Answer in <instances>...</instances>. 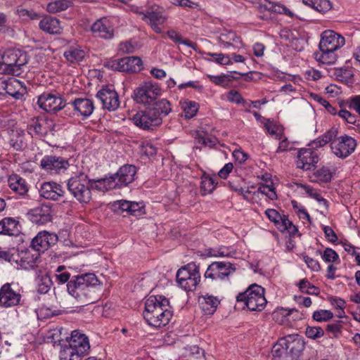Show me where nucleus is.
<instances>
[{
  "label": "nucleus",
  "instance_id": "1",
  "mask_svg": "<svg viewBox=\"0 0 360 360\" xmlns=\"http://www.w3.org/2000/svg\"><path fill=\"white\" fill-rule=\"evenodd\" d=\"M162 94L158 84L152 81L141 83L134 90L132 98L146 106L145 110L138 112L133 117L134 123L143 129H153L160 125L163 117L168 115L172 108L167 99L157 100Z\"/></svg>",
  "mask_w": 360,
  "mask_h": 360
},
{
  "label": "nucleus",
  "instance_id": "2",
  "mask_svg": "<svg viewBox=\"0 0 360 360\" xmlns=\"http://www.w3.org/2000/svg\"><path fill=\"white\" fill-rule=\"evenodd\" d=\"M169 308V300L167 298L162 296H150L146 301L143 317L151 326H165L172 317V312Z\"/></svg>",
  "mask_w": 360,
  "mask_h": 360
},
{
  "label": "nucleus",
  "instance_id": "3",
  "mask_svg": "<svg viewBox=\"0 0 360 360\" xmlns=\"http://www.w3.org/2000/svg\"><path fill=\"white\" fill-rule=\"evenodd\" d=\"M305 342L298 334L280 338L274 345L271 352L275 360H300Z\"/></svg>",
  "mask_w": 360,
  "mask_h": 360
},
{
  "label": "nucleus",
  "instance_id": "4",
  "mask_svg": "<svg viewBox=\"0 0 360 360\" xmlns=\"http://www.w3.org/2000/svg\"><path fill=\"white\" fill-rule=\"evenodd\" d=\"M98 283V280L94 274H85L74 276L67 284V290L82 305L92 303L91 288Z\"/></svg>",
  "mask_w": 360,
  "mask_h": 360
},
{
  "label": "nucleus",
  "instance_id": "5",
  "mask_svg": "<svg viewBox=\"0 0 360 360\" xmlns=\"http://www.w3.org/2000/svg\"><path fill=\"white\" fill-rule=\"evenodd\" d=\"M68 190L82 204H88L91 198L92 184L88 176L80 172L71 176L67 184Z\"/></svg>",
  "mask_w": 360,
  "mask_h": 360
},
{
  "label": "nucleus",
  "instance_id": "6",
  "mask_svg": "<svg viewBox=\"0 0 360 360\" xmlns=\"http://www.w3.org/2000/svg\"><path fill=\"white\" fill-rule=\"evenodd\" d=\"M237 302H243L250 311H262L266 304L264 297V288L252 284L245 292L239 293L236 297Z\"/></svg>",
  "mask_w": 360,
  "mask_h": 360
},
{
  "label": "nucleus",
  "instance_id": "7",
  "mask_svg": "<svg viewBox=\"0 0 360 360\" xmlns=\"http://www.w3.org/2000/svg\"><path fill=\"white\" fill-rule=\"evenodd\" d=\"M136 174V167L132 165H125L121 167L116 174L98 180V182L103 184L106 189L120 188L127 186L134 180Z\"/></svg>",
  "mask_w": 360,
  "mask_h": 360
},
{
  "label": "nucleus",
  "instance_id": "8",
  "mask_svg": "<svg viewBox=\"0 0 360 360\" xmlns=\"http://www.w3.org/2000/svg\"><path fill=\"white\" fill-rule=\"evenodd\" d=\"M199 267L195 263H189L180 268L176 273V281L186 291H193L200 282Z\"/></svg>",
  "mask_w": 360,
  "mask_h": 360
},
{
  "label": "nucleus",
  "instance_id": "9",
  "mask_svg": "<svg viewBox=\"0 0 360 360\" xmlns=\"http://www.w3.org/2000/svg\"><path fill=\"white\" fill-rule=\"evenodd\" d=\"M3 63L8 69V75L19 76L22 68L27 63V55L20 50H7L1 56Z\"/></svg>",
  "mask_w": 360,
  "mask_h": 360
},
{
  "label": "nucleus",
  "instance_id": "10",
  "mask_svg": "<svg viewBox=\"0 0 360 360\" xmlns=\"http://www.w3.org/2000/svg\"><path fill=\"white\" fill-rule=\"evenodd\" d=\"M236 270V265L230 262L224 260L213 262L208 266L205 277L212 281L224 280L233 274Z\"/></svg>",
  "mask_w": 360,
  "mask_h": 360
},
{
  "label": "nucleus",
  "instance_id": "11",
  "mask_svg": "<svg viewBox=\"0 0 360 360\" xmlns=\"http://www.w3.org/2000/svg\"><path fill=\"white\" fill-rule=\"evenodd\" d=\"M356 147V140L348 135L335 137L330 143L333 153L340 158H346L350 155L354 151Z\"/></svg>",
  "mask_w": 360,
  "mask_h": 360
},
{
  "label": "nucleus",
  "instance_id": "12",
  "mask_svg": "<svg viewBox=\"0 0 360 360\" xmlns=\"http://www.w3.org/2000/svg\"><path fill=\"white\" fill-rule=\"evenodd\" d=\"M141 15V19L148 23L156 33H161L162 29L159 25L163 24L167 19L164 15L163 9L159 6L154 4L146 10V11L137 12Z\"/></svg>",
  "mask_w": 360,
  "mask_h": 360
},
{
  "label": "nucleus",
  "instance_id": "13",
  "mask_svg": "<svg viewBox=\"0 0 360 360\" xmlns=\"http://www.w3.org/2000/svg\"><path fill=\"white\" fill-rule=\"evenodd\" d=\"M39 107L46 112H56L65 108L68 104L59 94L44 92L38 97Z\"/></svg>",
  "mask_w": 360,
  "mask_h": 360
},
{
  "label": "nucleus",
  "instance_id": "14",
  "mask_svg": "<svg viewBox=\"0 0 360 360\" xmlns=\"http://www.w3.org/2000/svg\"><path fill=\"white\" fill-rule=\"evenodd\" d=\"M345 44V38L335 32L328 30L321 34L319 49L337 51Z\"/></svg>",
  "mask_w": 360,
  "mask_h": 360
},
{
  "label": "nucleus",
  "instance_id": "15",
  "mask_svg": "<svg viewBox=\"0 0 360 360\" xmlns=\"http://www.w3.org/2000/svg\"><path fill=\"white\" fill-rule=\"evenodd\" d=\"M68 344L82 359L89 353L90 344L89 339L87 336L78 330L72 332Z\"/></svg>",
  "mask_w": 360,
  "mask_h": 360
},
{
  "label": "nucleus",
  "instance_id": "16",
  "mask_svg": "<svg viewBox=\"0 0 360 360\" xmlns=\"http://www.w3.org/2000/svg\"><path fill=\"white\" fill-rule=\"evenodd\" d=\"M116 212L120 211L122 214L126 212L129 215L141 216L145 213V205L143 202H132L127 200H117L112 205Z\"/></svg>",
  "mask_w": 360,
  "mask_h": 360
},
{
  "label": "nucleus",
  "instance_id": "17",
  "mask_svg": "<svg viewBox=\"0 0 360 360\" xmlns=\"http://www.w3.org/2000/svg\"><path fill=\"white\" fill-rule=\"evenodd\" d=\"M58 241V236L44 231L39 232L32 240L31 247L36 251L44 252Z\"/></svg>",
  "mask_w": 360,
  "mask_h": 360
},
{
  "label": "nucleus",
  "instance_id": "18",
  "mask_svg": "<svg viewBox=\"0 0 360 360\" xmlns=\"http://www.w3.org/2000/svg\"><path fill=\"white\" fill-rule=\"evenodd\" d=\"M96 97L101 101L103 107L109 111H114L120 106L118 94L109 88H103L98 91Z\"/></svg>",
  "mask_w": 360,
  "mask_h": 360
},
{
  "label": "nucleus",
  "instance_id": "19",
  "mask_svg": "<svg viewBox=\"0 0 360 360\" xmlns=\"http://www.w3.org/2000/svg\"><path fill=\"white\" fill-rule=\"evenodd\" d=\"M21 295L11 288V284L7 283L0 288V306L11 307L19 304Z\"/></svg>",
  "mask_w": 360,
  "mask_h": 360
},
{
  "label": "nucleus",
  "instance_id": "20",
  "mask_svg": "<svg viewBox=\"0 0 360 360\" xmlns=\"http://www.w3.org/2000/svg\"><path fill=\"white\" fill-rule=\"evenodd\" d=\"M40 166L46 171L58 173L61 170L66 169L69 163L68 160L61 157L46 155L41 160Z\"/></svg>",
  "mask_w": 360,
  "mask_h": 360
},
{
  "label": "nucleus",
  "instance_id": "21",
  "mask_svg": "<svg viewBox=\"0 0 360 360\" xmlns=\"http://www.w3.org/2000/svg\"><path fill=\"white\" fill-rule=\"evenodd\" d=\"M51 207L42 205L30 210L29 217L30 221L37 225H44L52 219Z\"/></svg>",
  "mask_w": 360,
  "mask_h": 360
},
{
  "label": "nucleus",
  "instance_id": "22",
  "mask_svg": "<svg viewBox=\"0 0 360 360\" xmlns=\"http://www.w3.org/2000/svg\"><path fill=\"white\" fill-rule=\"evenodd\" d=\"M297 166L304 170H309L319 161L318 155L311 148H302L297 155Z\"/></svg>",
  "mask_w": 360,
  "mask_h": 360
},
{
  "label": "nucleus",
  "instance_id": "23",
  "mask_svg": "<svg viewBox=\"0 0 360 360\" xmlns=\"http://www.w3.org/2000/svg\"><path fill=\"white\" fill-rule=\"evenodd\" d=\"M91 32L95 37L110 39L114 36V29L110 22L105 18L96 20L91 25Z\"/></svg>",
  "mask_w": 360,
  "mask_h": 360
},
{
  "label": "nucleus",
  "instance_id": "24",
  "mask_svg": "<svg viewBox=\"0 0 360 360\" xmlns=\"http://www.w3.org/2000/svg\"><path fill=\"white\" fill-rule=\"evenodd\" d=\"M40 195L46 199L58 200L64 195L62 186L54 182H44L39 190Z\"/></svg>",
  "mask_w": 360,
  "mask_h": 360
},
{
  "label": "nucleus",
  "instance_id": "25",
  "mask_svg": "<svg viewBox=\"0 0 360 360\" xmlns=\"http://www.w3.org/2000/svg\"><path fill=\"white\" fill-rule=\"evenodd\" d=\"M218 40L224 46V49L229 51L239 49L242 43L240 37L234 32L229 30H224L218 37Z\"/></svg>",
  "mask_w": 360,
  "mask_h": 360
},
{
  "label": "nucleus",
  "instance_id": "26",
  "mask_svg": "<svg viewBox=\"0 0 360 360\" xmlns=\"http://www.w3.org/2000/svg\"><path fill=\"white\" fill-rule=\"evenodd\" d=\"M78 112L82 116H90L94 110L93 101L89 98H76L72 102L68 103Z\"/></svg>",
  "mask_w": 360,
  "mask_h": 360
},
{
  "label": "nucleus",
  "instance_id": "27",
  "mask_svg": "<svg viewBox=\"0 0 360 360\" xmlns=\"http://www.w3.org/2000/svg\"><path fill=\"white\" fill-rule=\"evenodd\" d=\"M143 69V63L138 56H129L121 58V72L136 73Z\"/></svg>",
  "mask_w": 360,
  "mask_h": 360
},
{
  "label": "nucleus",
  "instance_id": "28",
  "mask_svg": "<svg viewBox=\"0 0 360 360\" xmlns=\"http://www.w3.org/2000/svg\"><path fill=\"white\" fill-rule=\"evenodd\" d=\"M198 302L200 309L205 314H213L219 304V300L213 295H201L198 298Z\"/></svg>",
  "mask_w": 360,
  "mask_h": 360
},
{
  "label": "nucleus",
  "instance_id": "29",
  "mask_svg": "<svg viewBox=\"0 0 360 360\" xmlns=\"http://www.w3.org/2000/svg\"><path fill=\"white\" fill-rule=\"evenodd\" d=\"M19 221L13 217H5L0 221V234L15 236L20 232Z\"/></svg>",
  "mask_w": 360,
  "mask_h": 360
},
{
  "label": "nucleus",
  "instance_id": "30",
  "mask_svg": "<svg viewBox=\"0 0 360 360\" xmlns=\"http://www.w3.org/2000/svg\"><path fill=\"white\" fill-rule=\"evenodd\" d=\"M39 26L41 30L49 34H59L61 32L60 21L51 16H46L42 18Z\"/></svg>",
  "mask_w": 360,
  "mask_h": 360
},
{
  "label": "nucleus",
  "instance_id": "31",
  "mask_svg": "<svg viewBox=\"0 0 360 360\" xmlns=\"http://www.w3.org/2000/svg\"><path fill=\"white\" fill-rule=\"evenodd\" d=\"M254 6L260 13L269 11L277 13H285L287 11L286 7L269 0H259L255 4Z\"/></svg>",
  "mask_w": 360,
  "mask_h": 360
},
{
  "label": "nucleus",
  "instance_id": "32",
  "mask_svg": "<svg viewBox=\"0 0 360 360\" xmlns=\"http://www.w3.org/2000/svg\"><path fill=\"white\" fill-rule=\"evenodd\" d=\"M8 181L10 188L16 194L24 195L27 193L28 188L26 181L18 175L11 176Z\"/></svg>",
  "mask_w": 360,
  "mask_h": 360
},
{
  "label": "nucleus",
  "instance_id": "33",
  "mask_svg": "<svg viewBox=\"0 0 360 360\" xmlns=\"http://www.w3.org/2000/svg\"><path fill=\"white\" fill-rule=\"evenodd\" d=\"M319 50L320 52L314 53V58L318 62L326 65H332L336 62L338 59V56L335 53L336 51L323 49Z\"/></svg>",
  "mask_w": 360,
  "mask_h": 360
},
{
  "label": "nucleus",
  "instance_id": "34",
  "mask_svg": "<svg viewBox=\"0 0 360 360\" xmlns=\"http://www.w3.org/2000/svg\"><path fill=\"white\" fill-rule=\"evenodd\" d=\"M44 121L34 118L32 120L30 124L27 126L29 133L33 136L37 135L39 136H45L47 134V129L44 127Z\"/></svg>",
  "mask_w": 360,
  "mask_h": 360
},
{
  "label": "nucleus",
  "instance_id": "35",
  "mask_svg": "<svg viewBox=\"0 0 360 360\" xmlns=\"http://www.w3.org/2000/svg\"><path fill=\"white\" fill-rule=\"evenodd\" d=\"M63 56L70 63H78L84 58L85 52L80 47H70L64 52Z\"/></svg>",
  "mask_w": 360,
  "mask_h": 360
},
{
  "label": "nucleus",
  "instance_id": "36",
  "mask_svg": "<svg viewBox=\"0 0 360 360\" xmlns=\"http://www.w3.org/2000/svg\"><path fill=\"white\" fill-rule=\"evenodd\" d=\"M338 135L337 129L332 128L327 131L322 137H319L314 140L311 145L313 148H319L326 145L328 142H332L334 138Z\"/></svg>",
  "mask_w": 360,
  "mask_h": 360
},
{
  "label": "nucleus",
  "instance_id": "37",
  "mask_svg": "<svg viewBox=\"0 0 360 360\" xmlns=\"http://www.w3.org/2000/svg\"><path fill=\"white\" fill-rule=\"evenodd\" d=\"M59 358L60 360H82V358L69 344L61 346Z\"/></svg>",
  "mask_w": 360,
  "mask_h": 360
},
{
  "label": "nucleus",
  "instance_id": "38",
  "mask_svg": "<svg viewBox=\"0 0 360 360\" xmlns=\"http://www.w3.org/2000/svg\"><path fill=\"white\" fill-rule=\"evenodd\" d=\"M71 6L68 0H56L47 4L46 9L49 13H58L66 10Z\"/></svg>",
  "mask_w": 360,
  "mask_h": 360
},
{
  "label": "nucleus",
  "instance_id": "39",
  "mask_svg": "<svg viewBox=\"0 0 360 360\" xmlns=\"http://www.w3.org/2000/svg\"><path fill=\"white\" fill-rule=\"evenodd\" d=\"M264 126L271 135H274L276 139H281L283 129L281 126L276 124L273 120L264 118Z\"/></svg>",
  "mask_w": 360,
  "mask_h": 360
},
{
  "label": "nucleus",
  "instance_id": "40",
  "mask_svg": "<svg viewBox=\"0 0 360 360\" xmlns=\"http://www.w3.org/2000/svg\"><path fill=\"white\" fill-rule=\"evenodd\" d=\"M293 311L297 312V311L295 309H277L272 313L273 319L279 324H284L285 319L290 316Z\"/></svg>",
  "mask_w": 360,
  "mask_h": 360
},
{
  "label": "nucleus",
  "instance_id": "41",
  "mask_svg": "<svg viewBox=\"0 0 360 360\" xmlns=\"http://www.w3.org/2000/svg\"><path fill=\"white\" fill-rule=\"evenodd\" d=\"M215 188L214 179L210 176H203L200 184V192L202 195L210 193Z\"/></svg>",
  "mask_w": 360,
  "mask_h": 360
},
{
  "label": "nucleus",
  "instance_id": "42",
  "mask_svg": "<svg viewBox=\"0 0 360 360\" xmlns=\"http://www.w3.org/2000/svg\"><path fill=\"white\" fill-rule=\"evenodd\" d=\"M299 288L302 292L309 295H318L320 292L319 289L311 284L306 278H304L300 281Z\"/></svg>",
  "mask_w": 360,
  "mask_h": 360
},
{
  "label": "nucleus",
  "instance_id": "43",
  "mask_svg": "<svg viewBox=\"0 0 360 360\" xmlns=\"http://www.w3.org/2000/svg\"><path fill=\"white\" fill-rule=\"evenodd\" d=\"M52 281L49 276H43L38 281L37 292L40 294L47 293L51 288Z\"/></svg>",
  "mask_w": 360,
  "mask_h": 360
},
{
  "label": "nucleus",
  "instance_id": "44",
  "mask_svg": "<svg viewBox=\"0 0 360 360\" xmlns=\"http://www.w3.org/2000/svg\"><path fill=\"white\" fill-rule=\"evenodd\" d=\"M265 214L269 219L275 224L278 229L281 224V222H283V219L287 217L285 214L281 215L279 212L274 209L266 210Z\"/></svg>",
  "mask_w": 360,
  "mask_h": 360
},
{
  "label": "nucleus",
  "instance_id": "45",
  "mask_svg": "<svg viewBox=\"0 0 360 360\" xmlns=\"http://www.w3.org/2000/svg\"><path fill=\"white\" fill-rule=\"evenodd\" d=\"M185 117L187 119L192 118L198 111V104L194 101H185L182 105Z\"/></svg>",
  "mask_w": 360,
  "mask_h": 360
},
{
  "label": "nucleus",
  "instance_id": "46",
  "mask_svg": "<svg viewBox=\"0 0 360 360\" xmlns=\"http://www.w3.org/2000/svg\"><path fill=\"white\" fill-rule=\"evenodd\" d=\"M318 181L328 183L330 182L332 178V173L327 167H322L314 172Z\"/></svg>",
  "mask_w": 360,
  "mask_h": 360
},
{
  "label": "nucleus",
  "instance_id": "47",
  "mask_svg": "<svg viewBox=\"0 0 360 360\" xmlns=\"http://www.w3.org/2000/svg\"><path fill=\"white\" fill-rule=\"evenodd\" d=\"M305 334L307 338L316 340L324 335V330L321 327L308 326L306 328Z\"/></svg>",
  "mask_w": 360,
  "mask_h": 360
},
{
  "label": "nucleus",
  "instance_id": "48",
  "mask_svg": "<svg viewBox=\"0 0 360 360\" xmlns=\"http://www.w3.org/2000/svg\"><path fill=\"white\" fill-rule=\"evenodd\" d=\"M281 223L278 230L281 232L288 231L290 234H295L298 231L297 226L288 219V217L284 218L283 222Z\"/></svg>",
  "mask_w": 360,
  "mask_h": 360
},
{
  "label": "nucleus",
  "instance_id": "49",
  "mask_svg": "<svg viewBox=\"0 0 360 360\" xmlns=\"http://www.w3.org/2000/svg\"><path fill=\"white\" fill-rule=\"evenodd\" d=\"M333 317V314L329 310L316 311L313 314V319L316 321H327Z\"/></svg>",
  "mask_w": 360,
  "mask_h": 360
},
{
  "label": "nucleus",
  "instance_id": "50",
  "mask_svg": "<svg viewBox=\"0 0 360 360\" xmlns=\"http://www.w3.org/2000/svg\"><path fill=\"white\" fill-rule=\"evenodd\" d=\"M307 193L311 197L316 199L318 202L323 204L326 208L328 207V201L321 197V195L314 188L309 186H303Z\"/></svg>",
  "mask_w": 360,
  "mask_h": 360
},
{
  "label": "nucleus",
  "instance_id": "51",
  "mask_svg": "<svg viewBox=\"0 0 360 360\" xmlns=\"http://www.w3.org/2000/svg\"><path fill=\"white\" fill-rule=\"evenodd\" d=\"M337 114L347 123L354 124L356 122V115L352 114L347 109H340L338 111L337 110Z\"/></svg>",
  "mask_w": 360,
  "mask_h": 360
},
{
  "label": "nucleus",
  "instance_id": "52",
  "mask_svg": "<svg viewBox=\"0 0 360 360\" xmlns=\"http://www.w3.org/2000/svg\"><path fill=\"white\" fill-rule=\"evenodd\" d=\"M208 77L213 83L217 85H221L224 82H229L231 81L232 79H236L231 75H223L219 76L208 75Z\"/></svg>",
  "mask_w": 360,
  "mask_h": 360
},
{
  "label": "nucleus",
  "instance_id": "53",
  "mask_svg": "<svg viewBox=\"0 0 360 360\" xmlns=\"http://www.w3.org/2000/svg\"><path fill=\"white\" fill-rule=\"evenodd\" d=\"M332 6L329 0H315L314 9L320 12L325 13L331 8Z\"/></svg>",
  "mask_w": 360,
  "mask_h": 360
},
{
  "label": "nucleus",
  "instance_id": "54",
  "mask_svg": "<svg viewBox=\"0 0 360 360\" xmlns=\"http://www.w3.org/2000/svg\"><path fill=\"white\" fill-rule=\"evenodd\" d=\"M17 12L19 17L24 20H34L38 18V15L35 12L23 8H18Z\"/></svg>",
  "mask_w": 360,
  "mask_h": 360
},
{
  "label": "nucleus",
  "instance_id": "55",
  "mask_svg": "<svg viewBox=\"0 0 360 360\" xmlns=\"http://www.w3.org/2000/svg\"><path fill=\"white\" fill-rule=\"evenodd\" d=\"M314 98L321 105L325 107L327 111L331 115L337 114V108L335 106H333L328 101L322 98L319 95H315Z\"/></svg>",
  "mask_w": 360,
  "mask_h": 360
},
{
  "label": "nucleus",
  "instance_id": "56",
  "mask_svg": "<svg viewBox=\"0 0 360 360\" xmlns=\"http://www.w3.org/2000/svg\"><path fill=\"white\" fill-rule=\"evenodd\" d=\"M322 258L326 262H333L336 261L339 257L335 250L327 248L323 252Z\"/></svg>",
  "mask_w": 360,
  "mask_h": 360
},
{
  "label": "nucleus",
  "instance_id": "57",
  "mask_svg": "<svg viewBox=\"0 0 360 360\" xmlns=\"http://www.w3.org/2000/svg\"><path fill=\"white\" fill-rule=\"evenodd\" d=\"M342 327L340 322L333 323L327 325L326 330L333 333L334 337L338 338L341 334Z\"/></svg>",
  "mask_w": 360,
  "mask_h": 360
},
{
  "label": "nucleus",
  "instance_id": "58",
  "mask_svg": "<svg viewBox=\"0 0 360 360\" xmlns=\"http://www.w3.org/2000/svg\"><path fill=\"white\" fill-rule=\"evenodd\" d=\"M118 51L123 54L132 53L135 47L130 41H125L120 44Z\"/></svg>",
  "mask_w": 360,
  "mask_h": 360
},
{
  "label": "nucleus",
  "instance_id": "59",
  "mask_svg": "<svg viewBox=\"0 0 360 360\" xmlns=\"http://www.w3.org/2000/svg\"><path fill=\"white\" fill-rule=\"evenodd\" d=\"M259 191L262 193L265 194L271 200H274L277 198L276 193L273 186H263L259 188Z\"/></svg>",
  "mask_w": 360,
  "mask_h": 360
},
{
  "label": "nucleus",
  "instance_id": "60",
  "mask_svg": "<svg viewBox=\"0 0 360 360\" xmlns=\"http://www.w3.org/2000/svg\"><path fill=\"white\" fill-rule=\"evenodd\" d=\"M303 258L307 266L312 271H319L321 269V266L317 260L307 255H304Z\"/></svg>",
  "mask_w": 360,
  "mask_h": 360
},
{
  "label": "nucleus",
  "instance_id": "61",
  "mask_svg": "<svg viewBox=\"0 0 360 360\" xmlns=\"http://www.w3.org/2000/svg\"><path fill=\"white\" fill-rule=\"evenodd\" d=\"M193 137L195 139V141L199 144L207 146L208 143H211L210 139L205 137L203 131H195V133L193 134Z\"/></svg>",
  "mask_w": 360,
  "mask_h": 360
},
{
  "label": "nucleus",
  "instance_id": "62",
  "mask_svg": "<svg viewBox=\"0 0 360 360\" xmlns=\"http://www.w3.org/2000/svg\"><path fill=\"white\" fill-rule=\"evenodd\" d=\"M104 66L107 68L121 72V59L108 60L104 63Z\"/></svg>",
  "mask_w": 360,
  "mask_h": 360
},
{
  "label": "nucleus",
  "instance_id": "63",
  "mask_svg": "<svg viewBox=\"0 0 360 360\" xmlns=\"http://www.w3.org/2000/svg\"><path fill=\"white\" fill-rule=\"evenodd\" d=\"M349 109H354L360 116V95L349 99Z\"/></svg>",
  "mask_w": 360,
  "mask_h": 360
},
{
  "label": "nucleus",
  "instance_id": "64",
  "mask_svg": "<svg viewBox=\"0 0 360 360\" xmlns=\"http://www.w3.org/2000/svg\"><path fill=\"white\" fill-rule=\"evenodd\" d=\"M323 231L326 238L331 243H335L338 240V236L333 229L328 226H323Z\"/></svg>",
  "mask_w": 360,
  "mask_h": 360
}]
</instances>
